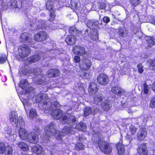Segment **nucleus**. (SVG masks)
<instances>
[{
	"instance_id": "nucleus-1",
	"label": "nucleus",
	"mask_w": 155,
	"mask_h": 155,
	"mask_svg": "<svg viewBox=\"0 0 155 155\" xmlns=\"http://www.w3.org/2000/svg\"><path fill=\"white\" fill-rule=\"evenodd\" d=\"M33 100H35L36 102L38 103V106L41 109L45 111L48 110L53 118L57 120L59 119L62 124H69L65 126L61 131L57 132L55 129L54 123L53 122L50 123L45 128V135H41V136L43 142L45 143L50 141L51 136H55L58 140H61L66 134H72L74 133V128L72 127L77 123L75 117L71 116L68 118L64 115L62 111L57 108L60 106L58 102H55L54 103V107L55 109H53L50 107L49 108L48 107V102L50 99L46 95L43 96L41 94H38L34 97Z\"/></svg>"
},
{
	"instance_id": "nucleus-2",
	"label": "nucleus",
	"mask_w": 155,
	"mask_h": 155,
	"mask_svg": "<svg viewBox=\"0 0 155 155\" xmlns=\"http://www.w3.org/2000/svg\"><path fill=\"white\" fill-rule=\"evenodd\" d=\"M27 33H24L21 34L20 38L21 41L25 42L26 45H24L20 46L18 48V52L19 56L21 58H25L28 56L30 53V47L27 46L28 45H31L33 40L28 36H26Z\"/></svg>"
},
{
	"instance_id": "nucleus-3",
	"label": "nucleus",
	"mask_w": 155,
	"mask_h": 155,
	"mask_svg": "<svg viewBox=\"0 0 155 155\" xmlns=\"http://www.w3.org/2000/svg\"><path fill=\"white\" fill-rule=\"evenodd\" d=\"M25 126H22L21 125L19 127L18 133L20 138L22 140H27L30 143H35L38 142L39 138L36 133L34 132H30L28 133L24 129Z\"/></svg>"
},
{
	"instance_id": "nucleus-4",
	"label": "nucleus",
	"mask_w": 155,
	"mask_h": 155,
	"mask_svg": "<svg viewBox=\"0 0 155 155\" xmlns=\"http://www.w3.org/2000/svg\"><path fill=\"white\" fill-rule=\"evenodd\" d=\"M9 120L10 122L13 125L16 126L17 127L20 126L21 125L23 126L25 125L23 117L21 116L18 117L17 112L13 111L9 113Z\"/></svg>"
},
{
	"instance_id": "nucleus-5",
	"label": "nucleus",
	"mask_w": 155,
	"mask_h": 155,
	"mask_svg": "<svg viewBox=\"0 0 155 155\" xmlns=\"http://www.w3.org/2000/svg\"><path fill=\"white\" fill-rule=\"evenodd\" d=\"M21 3V5H18L17 2L15 0L12 1L10 5L11 8L15 9V11L17 12L20 10L22 6L23 8H29L31 5V3L30 1L24 0H19Z\"/></svg>"
},
{
	"instance_id": "nucleus-6",
	"label": "nucleus",
	"mask_w": 155,
	"mask_h": 155,
	"mask_svg": "<svg viewBox=\"0 0 155 155\" xmlns=\"http://www.w3.org/2000/svg\"><path fill=\"white\" fill-rule=\"evenodd\" d=\"M41 71L40 69L37 68L34 69L32 73L33 75L37 76L34 78L35 83L37 84H45V78L43 74H40Z\"/></svg>"
},
{
	"instance_id": "nucleus-7",
	"label": "nucleus",
	"mask_w": 155,
	"mask_h": 155,
	"mask_svg": "<svg viewBox=\"0 0 155 155\" xmlns=\"http://www.w3.org/2000/svg\"><path fill=\"white\" fill-rule=\"evenodd\" d=\"M98 143L99 148L103 152L106 154H109L111 153L112 148L108 143L100 140H98Z\"/></svg>"
},
{
	"instance_id": "nucleus-8",
	"label": "nucleus",
	"mask_w": 155,
	"mask_h": 155,
	"mask_svg": "<svg viewBox=\"0 0 155 155\" xmlns=\"http://www.w3.org/2000/svg\"><path fill=\"white\" fill-rule=\"evenodd\" d=\"M47 53L46 52H41L36 53L33 56L28 58L25 63L28 61V63L26 64L27 65L32 63L36 62L41 59V58L43 59L47 57Z\"/></svg>"
},
{
	"instance_id": "nucleus-9",
	"label": "nucleus",
	"mask_w": 155,
	"mask_h": 155,
	"mask_svg": "<svg viewBox=\"0 0 155 155\" xmlns=\"http://www.w3.org/2000/svg\"><path fill=\"white\" fill-rule=\"evenodd\" d=\"M92 65L90 60L85 56H83L79 63L80 68L83 70L86 71L89 69Z\"/></svg>"
},
{
	"instance_id": "nucleus-10",
	"label": "nucleus",
	"mask_w": 155,
	"mask_h": 155,
	"mask_svg": "<svg viewBox=\"0 0 155 155\" xmlns=\"http://www.w3.org/2000/svg\"><path fill=\"white\" fill-rule=\"evenodd\" d=\"M48 38V33L44 31H40L35 34L34 36V39L37 41H43Z\"/></svg>"
},
{
	"instance_id": "nucleus-11",
	"label": "nucleus",
	"mask_w": 155,
	"mask_h": 155,
	"mask_svg": "<svg viewBox=\"0 0 155 155\" xmlns=\"http://www.w3.org/2000/svg\"><path fill=\"white\" fill-rule=\"evenodd\" d=\"M97 81L101 85L107 84L109 81L108 76L106 74H99L97 78Z\"/></svg>"
},
{
	"instance_id": "nucleus-12",
	"label": "nucleus",
	"mask_w": 155,
	"mask_h": 155,
	"mask_svg": "<svg viewBox=\"0 0 155 155\" xmlns=\"http://www.w3.org/2000/svg\"><path fill=\"white\" fill-rule=\"evenodd\" d=\"M147 134V130L146 128H142L140 129L137 132V137L138 140L140 141L144 140Z\"/></svg>"
},
{
	"instance_id": "nucleus-13",
	"label": "nucleus",
	"mask_w": 155,
	"mask_h": 155,
	"mask_svg": "<svg viewBox=\"0 0 155 155\" xmlns=\"http://www.w3.org/2000/svg\"><path fill=\"white\" fill-rule=\"evenodd\" d=\"M73 51L75 54H79L81 56L85 55L86 51L84 48L82 47L76 46L74 47Z\"/></svg>"
},
{
	"instance_id": "nucleus-14",
	"label": "nucleus",
	"mask_w": 155,
	"mask_h": 155,
	"mask_svg": "<svg viewBox=\"0 0 155 155\" xmlns=\"http://www.w3.org/2000/svg\"><path fill=\"white\" fill-rule=\"evenodd\" d=\"M59 75V71L57 69L49 70L46 74V76L49 78L56 77Z\"/></svg>"
},
{
	"instance_id": "nucleus-15",
	"label": "nucleus",
	"mask_w": 155,
	"mask_h": 155,
	"mask_svg": "<svg viewBox=\"0 0 155 155\" xmlns=\"http://www.w3.org/2000/svg\"><path fill=\"white\" fill-rule=\"evenodd\" d=\"M65 41L68 45H73L75 44L76 39L74 35H69L66 37Z\"/></svg>"
},
{
	"instance_id": "nucleus-16",
	"label": "nucleus",
	"mask_w": 155,
	"mask_h": 155,
	"mask_svg": "<svg viewBox=\"0 0 155 155\" xmlns=\"http://www.w3.org/2000/svg\"><path fill=\"white\" fill-rule=\"evenodd\" d=\"M139 155H147L148 151L145 145L142 144L140 146L137 150Z\"/></svg>"
},
{
	"instance_id": "nucleus-17",
	"label": "nucleus",
	"mask_w": 155,
	"mask_h": 155,
	"mask_svg": "<svg viewBox=\"0 0 155 155\" xmlns=\"http://www.w3.org/2000/svg\"><path fill=\"white\" fill-rule=\"evenodd\" d=\"M88 91L90 95H92L93 94H94L97 92V84L93 83H90L88 88Z\"/></svg>"
},
{
	"instance_id": "nucleus-18",
	"label": "nucleus",
	"mask_w": 155,
	"mask_h": 155,
	"mask_svg": "<svg viewBox=\"0 0 155 155\" xmlns=\"http://www.w3.org/2000/svg\"><path fill=\"white\" fill-rule=\"evenodd\" d=\"M111 91L112 93L118 95L122 94L125 92V91L119 86L112 88Z\"/></svg>"
},
{
	"instance_id": "nucleus-19",
	"label": "nucleus",
	"mask_w": 155,
	"mask_h": 155,
	"mask_svg": "<svg viewBox=\"0 0 155 155\" xmlns=\"http://www.w3.org/2000/svg\"><path fill=\"white\" fill-rule=\"evenodd\" d=\"M102 109L105 111H108L111 107L110 102L108 101H104L101 104Z\"/></svg>"
},
{
	"instance_id": "nucleus-20",
	"label": "nucleus",
	"mask_w": 155,
	"mask_h": 155,
	"mask_svg": "<svg viewBox=\"0 0 155 155\" xmlns=\"http://www.w3.org/2000/svg\"><path fill=\"white\" fill-rule=\"evenodd\" d=\"M31 149L34 153L38 154H40L43 151L42 147L38 144L35 145L32 147Z\"/></svg>"
},
{
	"instance_id": "nucleus-21",
	"label": "nucleus",
	"mask_w": 155,
	"mask_h": 155,
	"mask_svg": "<svg viewBox=\"0 0 155 155\" xmlns=\"http://www.w3.org/2000/svg\"><path fill=\"white\" fill-rule=\"evenodd\" d=\"M82 135L81 137H78V143L75 146V148L76 150H82L84 148V145L81 143V142L83 141L84 140H85L84 137L82 138Z\"/></svg>"
},
{
	"instance_id": "nucleus-22",
	"label": "nucleus",
	"mask_w": 155,
	"mask_h": 155,
	"mask_svg": "<svg viewBox=\"0 0 155 155\" xmlns=\"http://www.w3.org/2000/svg\"><path fill=\"white\" fill-rule=\"evenodd\" d=\"M119 35L123 38L127 37L128 35V31L125 27L120 28L118 29Z\"/></svg>"
},
{
	"instance_id": "nucleus-23",
	"label": "nucleus",
	"mask_w": 155,
	"mask_h": 155,
	"mask_svg": "<svg viewBox=\"0 0 155 155\" xmlns=\"http://www.w3.org/2000/svg\"><path fill=\"white\" fill-rule=\"evenodd\" d=\"M5 136L7 137H10V139L12 140V141H13L15 140V139L14 138H12V137H14V134L12 133V130L9 127H7L5 128Z\"/></svg>"
},
{
	"instance_id": "nucleus-24",
	"label": "nucleus",
	"mask_w": 155,
	"mask_h": 155,
	"mask_svg": "<svg viewBox=\"0 0 155 155\" xmlns=\"http://www.w3.org/2000/svg\"><path fill=\"white\" fill-rule=\"evenodd\" d=\"M103 96L100 94L96 95L94 98V103L97 105H99L103 99Z\"/></svg>"
},
{
	"instance_id": "nucleus-25",
	"label": "nucleus",
	"mask_w": 155,
	"mask_h": 155,
	"mask_svg": "<svg viewBox=\"0 0 155 155\" xmlns=\"http://www.w3.org/2000/svg\"><path fill=\"white\" fill-rule=\"evenodd\" d=\"M149 91V87L146 83H144L143 85V87L142 88V91L141 93L142 97L145 98L146 96H143V94H147L148 93Z\"/></svg>"
},
{
	"instance_id": "nucleus-26",
	"label": "nucleus",
	"mask_w": 155,
	"mask_h": 155,
	"mask_svg": "<svg viewBox=\"0 0 155 155\" xmlns=\"http://www.w3.org/2000/svg\"><path fill=\"white\" fill-rule=\"evenodd\" d=\"M75 128L79 130L85 132L86 130L87 126L83 123H80L75 126Z\"/></svg>"
},
{
	"instance_id": "nucleus-27",
	"label": "nucleus",
	"mask_w": 155,
	"mask_h": 155,
	"mask_svg": "<svg viewBox=\"0 0 155 155\" xmlns=\"http://www.w3.org/2000/svg\"><path fill=\"white\" fill-rule=\"evenodd\" d=\"M99 24L98 21L96 20H89L87 23V26L88 28H91L92 27H96Z\"/></svg>"
},
{
	"instance_id": "nucleus-28",
	"label": "nucleus",
	"mask_w": 155,
	"mask_h": 155,
	"mask_svg": "<svg viewBox=\"0 0 155 155\" xmlns=\"http://www.w3.org/2000/svg\"><path fill=\"white\" fill-rule=\"evenodd\" d=\"M145 40L147 41L148 46L151 47L155 44V39L153 37H146Z\"/></svg>"
},
{
	"instance_id": "nucleus-29",
	"label": "nucleus",
	"mask_w": 155,
	"mask_h": 155,
	"mask_svg": "<svg viewBox=\"0 0 155 155\" xmlns=\"http://www.w3.org/2000/svg\"><path fill=\"white\" fill-rule=\"evenodd\" d=\"M20 149L23 151H27L29 149L28 145L23 142H18L17 144Z\"/></svg>"
},
{
	"instance_id": "nucleus-30",
	"label": "nucleus",
	"mask_w": 155,
	"mask_h": 155,
	"mask_svg": "<svg viewBox=\"0 0 155 155\" xmlns=\"http://www.w3.org/2000/svg\"><path fill=\"white\" fill-rule=\"evenodd\" d=\"M117 148L119 155H122L124 153L125 150L123 145L120 143L117 144Z\"/></svg>"
},
{
	"instance_id": "nucleus-31",
	"label": "nucleus",
	"mask_w": 155,
	"mask_h": 155,
	"mask_svg": "<svg viewBox=\"0 0 155 155\" xmlns=\"http://www.w3.org/2000/svg\"><path fill=\"white\" fill-rule=\"evenodd\" d=\"M93 28H92V29H90V32H91V33L90 34V35H95L94 36H93V37H91V38L92 39H93V40L94 41H96L98 39V37L97 36V30H94V32L93 33H92L91 32L93 31Z\"/></svg>"
},
{
	"instance_id": "nucleus-32",
	"label": "nucleus",
	"mask_w": 155,
	"mask_h": 155,
	"mask_svg": "<svg viewBox=\"0 0 155 155\" xmlns=\"http://www.w3.org/2000/svg\"><path fill=\"white\" fill-rule=\"evenodd\" d=\"M28 82L26 80H23L20 81L19 87L22 89H25L28 85Z\"/></svg>"
},
{
	"instance_id": "nucleus-33",
	"label": "nucleus",
	"mask_w": 155,
	"mask_h": 155,
	"mask_svg": "<svg viewBox=\"0 0 155 155\" xmlns=\"http://www.w3.org/2000/svg\"><path fill=\"white\" fill-rule=\"evenodd\" d=\"M70 34L74 35V36H77L78 35V34L79 32V31H78L76 28L74 27H70L69 28L68 30Z\"/></svg>"
},
{
	"instance_id": "nucleus-34",
	"label": "nucleus",
	"mask_w": 155,
	"mask_h": 155,
	"mask_svg": "<svg viewBox=\"0 0 155 155\" xmlns=\"http://www.w3.org/2000/svg\"><path fill=\"white\" fill-rule=\"evenodd\" d=\"M53 5V2H52L51 0H48L46 4L47 9L49 10H51L52 9Z\"/></svg>"
},
{
	"instance_id": "nucleus-35",
	"label": "nucleus",
	"mask_w": 155,
	"mask_h": 155,
	"mask_svg": "<svg viewBox=\"0 0 155 155\" xmlns=\"http://www.w3.org/2000/svg\"><path fill=\"white\" fill-rule=\"evenodd\" d=\"M92 109L90 107H86L84 111V116L86 117L90 114H93Z\"/></svg>"
},
{
	"instance_id": "nucleus-36",
	"label": "nucleus",
	"mask_w": 155,
	"mask_h": 155,
	"mask_svg": "<svg viewBox=\"0 0 155 155\" xmlns=\"http://www.w3.org/2000/svg\"><path fill=\"white\" fill-rule=\"evenodd\" d=\"M37 113L35 110L34 109H31L30 110L29 114V117L30 118H36L37 117Z\"/></svg>"
},
{
	"instance_id": "nucleus-37",
	"label": "nucleus",
	"mask_w": 155,
	"mask_h": 155,
	"mask_svg": "<svg viewBox=\"0 0 155 155\" xmlns=\"http://www.w3.org/2000/svg\"><path fill=\"white\" fill-rule=\"evenodd\" d=\"M5 151V155H12V147L10 146H8L6 147V149Z\"/></svg>"
},
{
	"instance_id": "nucleus-38",
	"label": "nucleus",
	"mask_w": 155,
	"mask_h": 155,
	"mask_svg": "<svg viewBox=\"0 0 155 155\" xmlns=\"http://www.w3.org/2000/svg\"><path fill=\"white\" fill-rule=\"evenodd\" d=\"M22 103L24 106V108L26 112H27L26 108L27 107H29L31 104V103L29 102V100H23V101L21 100Z\"/></svg>"
},
{
	"instance_id": "nucleus-39",
	"label": "nucleus",
	"mask_w": 155,
	"mask_h": 155,
	"mask_svg": "<svg viewBox=\"0 0 155 155\" xmlns=\"http://www.w3.org/2000/svg\"><path fill=\"white\" fill-rule=\"evenodd\" d=\"M6 149V147H5V143L2 142H0V153L1 154L4 153Z\"/></svg>"
},
{
	"instance_id": "nucleus-40",
	"label": "nucleus",
	"mask_w": 155,
	"mask_h": 155,
	"mask_svg": "<svg viewBox=\"0 0 155 155\" xmlns=\"http://www.w3.org/2000/svg\"><path fill=\"white\" fill-rule=\"evenodd\" d=\"M147 65L151 67L152 68L155 66V59H149L147 62Z\"/></svg>"
},
{
	"instance_id": "nucleus-41",
	"label": "nucleus",
	"mask_w": 155,
	"mask_h": 155,
	"mask_svg": "<svg viewBox=\"0 0 155 155\" xmlns=\"http://www.w3.org/2000/svg\"><path fill=\"white\" fill-rule=\"evenodd\" d=\"M137 130V128L134 126L131 125L129 127V131L132 134H135Z\"/></svg>"
},
{
	"instance_id": "nucleus-42",
	"label": "nucleus",
	"mask_w": 155,
	"mask_h": 155,
	"mask_svg": "<svg viewBox=\"0 0 155 155\" xmlns=\"http://www.w3.org/2000/svg\"><path fill=\"white\" fill-rule=\"evenodd\" d=\"M78 74H79L81 77H83L84 78L87 79L91 77V75L90 73H88L86 72H84L83 73H82L81 74H80V73H78Z\"/></svg>"
},
{
	"instance_id": "nucleus-43",
	"label": "nucleus",
	"mask_w": 155,
	"mask_h": 155,
	"mask_svg": "<svg viewBox=\"0 0 155 155\" xmlns=\"http://www.w3.org/2000/svg\"><path fill=\"white\" fill-rule=\"evenodd\" d=\"M7 60V57L5 54L0 56V63L3 64L6 62Z\"/></svg>"
},
{
	"instance_id": "nucleus-44",
	"label": "nucleus",
	"mask_w": 155,
	"mask_h": 155,
	"mask_svg": "<svg viewBox=\"0 0 155 155\" xmlns=\"http://www.w3.org/2000/svg\"><path fill=\"white\" fill-rule=\"evenodd\" d=\"M71 3L72 6L77 8L79 3L78 0H71Z\"/></svg>"
},
{
	"instance_id": "nucleus-45",
	"label": "nucleus",
	"mask_w": 155,
	"mask_h": 155,
	"mask_svg": "<svg viewBox=\"0 0 155 155\" xmlns=\"http://www.w3.org/2000/svg\"><path fill=\"white\" fill-rule=\"evenodd\" d=\"M137 68L138 69V72L140 74L142 73L143 72V66L141 64H140L137 65Z\"/></svg>"
},
{
	"instance_id": "nucleus-46",
	"label": "nucleus",
	"mask_w": 155,
	"mask_h": 155,
	"mask_svg": "<svg viewBox=\"0 0 155 155\" xmlns=\"http://www.w3.org/2000/svg\"><path fill=\"white\" fill-rule=\"evenodd\" d=\"M132 4L134 6H136L140 4L141 2L140 0H130Z\"/></svg>"
},
{
	"instance_id": "nucleus-47",
	"label": "nucleus",
	"mask_w": 155,
	"mask_h": 155,
	"mask_svg": "<svg viewBox=\"0 0 155 155\" xmlns=\"http://www.w3.org/2000/svg\"><path fill=\"white\" fill-rule=\"evenodd\" d=\"M150 106L151 107L155 108V97L153 98L151 100Z\"/></svg>"
},
{
	"instance_id": "nucleus-48",
	"label": "nucleus",
	"mask_w": 155,
	"mask_h": 155,
	"mask_svg": "<svg viewBox=\"0 0 155 155\" xmlns=\"http://www.w3.org/2000/svg\"><path fill=\"white\" fill-rule=\"evenodd\" d=\"M74 60L75 63H78L79 62V63H80L81 59L79 56H75L74 57Z\"/></svg>"
},
{
	"instance_id": "nucleus-49",
	"label": "nucleus",
	"mask_w": 155,
	"mask_h": 155,
	"mask_svg": "<svg viewBox=\"0 0 155 155\" xmlns=\"http://www.w3.org/2000/svg\"><path fill=\"white\" fill-rule=\"evenodd\" d=\"M50 18L49 19V21H52L54 20L55 18L54 13L53 12H51L50 13Z\"/></svg>"
},
{
	"instance_id": "nucleus-50",
	"label": "nucleus",
	"mask_w": 155,
	"mask_h": 155,
	"mask_svg": "<svg viewBox=\"0 0 155 155\" xmlns=\"http://www.w3.org/2000/svg\"><path fill=\"white\" fill-rule=\"evenodd\" d=\"M99 8L101 9H104L106 7V4L104 2H102L99 4Z\"/></svg>"
},
{
	"instance_id": "nucleus-51",
	"label": "nucleus",
	"mask_w": 155,
	"mask_h": 155,
	"mask_svg": "<svg viewBox=\"0 0 155 155\" xmlns=\"http://www.w3.org/2000/svg\"><path fill=\"white\" fill-rule=\"evenodd\" d=\"M45 22V21H42L41 22L40 24H39V27L38 28H45V26L44 25Z\"/></svg>"
},
{
	"instance_id": "nucleus-52",
	"label": "nucleus",
	"mask_w": 155,
	"mask_h": 155,
	"mask_svg": "<svg viewBox=\"0 0 155 155\" xmlns=\"http://www.w3.org/2000/svg\"><path fill=\"white\" fill-rule=\"evenodd\" d=\"M103 20L106 23H108L110 21V19L107 16H105L104 17Z\"/></svg>"
},
{
	"instance_id": "nucleus-53",
	"label": "nucleus",
	"mask_w": 155,
	"mask_h": 155,
	"mask_svg": "<svg viewBox=\"0 0 155 155\" xmlns=\"http://www.w3.org/2000/svg\"><path fill=\"white\" fill-rule=\"evenodd\" d=\"M49 53H50V54H51V55H52V56H51V54L50 55L51 56H50V57H53V55H54V56L55 54V52H54V50H51L49 52Z\"/></svg>"
},
{
	"instance_id": "nucleus-54",
	"label": "nucleus",
	"mask_w": 155,
	"mask_h": 155,
	"mask_svg": "<svg viewBox=\"0 0 155 155\" xmlns=\"http://www.w3.org/2000/svg\"><path fill=\"white\" fill-rule=\"evenodd\" d=\"M152 89L155 92V81L152 84Z\"/></svg>"
},
{
	"instance_id": "nucleus-55",
	"label": "nucleus",
	"mask_w": 155,
	"mask_h": 155,
	"mask_svg": "<svg viewBox=\"0 0 155 155\" xmlns=\"http://www.w3.org/2000/svg\"><path fill=\"white\" fill-rule=\"evenodd\" d=\"M13 46V44L12 42H9V44L8 45V48H10L11 47Z\"/></svg>"
},
{
	"instance_id": "nucleus-56",
	"label": "nucleus",
	"mask_w": 155,
	"mask_h": 155,
	"mask_svg": "<svg viewBox=\"0 0 155 155\" xmlns=\"http://www.w3.org/2000/svg\"><path fill=\"white\" fill-rule=\"evenodd\" d=\"M126 138L129 139H130L131 138V136L129 135L128 134L126 136Z\"/></svg>"
},
{
	"instance_id": "nucleus-57",
	"label": "nucleus",
	"mask_w": 155,
	"mask_h": 155,
	"mask_svg": "<svg viewBox=\"0 0 155 155\" xmlns=\"http://www.w3.org/2000/svg\"><path fill=\"white\" fill-rule=\"evenodd\" d=\"M127 111L128 113H133V111L132 110H131L130 109H128L127 110Z\"/></svg>"
},
{
	"instance_id": "nucleus-58",
	"label": "nucleus",
	"mask_w": 155,
	"mask_h": 155,
	"mask_svg": "<svg viewBox=\"0 0 155 155\" xmlns=\"http://www.w3.org/2000/svg\"><path fill=\"white\" fill-rule=\"evenodd\" d=\"M99 24H98V25L97 26H96V27H99V25H102V23L101 22L100 23L99 22Z\"/></svg>"
},
{
	"instance_id": "nucleus-59",
	"label": "nucleus",
	"mask_w": 155,
	"mask_h": 155,
	"mask_svg": "<svg viewBox=\"0 0 155 155\" xmlns=\"http://www.w3.org/2000/svg\"><path fill=\"white\" fill-rule=\"evenodd\" d=\"M88 31H89L88 29H86L85 30V32H86V33H87V34H88Z\"/></svg>"
},
{
	"instance_id": "nucleus-60",
	"label": "nucleus",
	"mask_w": 155,
	"mask_h": 155,
	"mask_svg": "<svg viewBox=\"0 0 155 155\" xmlns=\"http://www.w3.org/2000/svg\"><path fill=\"white\" fill-rule=\"evenodd\" d=\"M35 24H36V25H39V24H38V22H35V23H34V25H35Z\"/></svg>"
},
{
	"instance_id": "nucleus-61",
	"label": "nucleus",
	"mask_w": 155,
	"mask_h": 155,
	"mask_svg": "<svg viewBox=\"0 0 155 155\" xmlns=\"http://www.w3.org/2000/svg\"><path fill=\"white\" fill-rule=\"evenodd\" d=\"M84 35L86 36H87V35H88V34H87V33H86V32H85V33H84Z\"/></svg>"
},
{
	"instance_id": "nucleus-62",
	"label": "nucleus",
	"mask_w": 155,
	"mask_h": 155,
	"mask_svg": "<svg viewBox=\"0 0 155 155\" xmlns=\"http://www.w3.org/2000/svg\"><path fill=\"white\" fill-rule=\"evenodd\" d=\"M152 69H153V70H154L155 71V66H154V67H153V68H152Z\"/></svg>"
},
{
	"instance_id": "nucleus-63",
	"label": "nucleus",
	"mask_w": 155,
	"mask_h": 155,
	"mask_svg": "<svg viewBox=\"0 0 155 155\" xmlns=\"http://www.w3.org/2000/svg\"><path fill=\"white\" fill-rule=\"evenodd\" d=\"M30 26H33V25H32V24H31V23H30Z\"/></svg>"
},
{
	"instance_id": "nucleus-64",
	"label": "nucleus",
	"mask_w": 155,
	"mask_h": 155,
	"mask_svg": "<svg viewBox=\"0 0 155 155\" xmlns=\"http://www.w3.org/2000/svg\"><path fill=\"white\" fill-rule=\"evenodd\" d=\"M6 48H7L8 46H7V44L6 45Z\"/></svg>"
}]
</instances>
